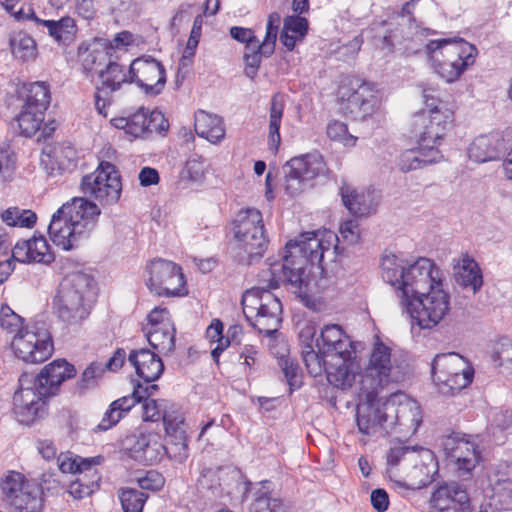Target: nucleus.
<instances>
[{"instance_id":"nucleus-1","label":"nucleus","mask_w":512,"mask_h":512,"mask_svg":"<svg viewBox=\"0 0 512 512\" xmlns=\"http://www.w3.org/2000/svg\"><path fill=\"white\" fill-rule=\"evenodd\" d=\"M336 238L331 232L311 231L302 233L298 239L290 240L285 246L282 262L271 263L269 268L262 271V278L268 282L269 288H277L280 283H286L295 293L306 294L308 274L306 266L320 264L324 252L328 251L331 242L325 237Z\"/></svg>"},{"instance_id":"nucleus-2","label":"nucleus","mask_w":512,"mask_h":512,"mask_svg":"<svg viewBox=\"0 0 512 512\" xmlns=\"http://www.w3.org/2000/svg\"><path fill=\"white\" fill-rule=\"evenodd\" d=\"M381 270L383 280L395 289L403 309H410L415 298L443 283L441 270L425 257L411 261L403 254L384 255Z\"/></svg>"},{"instance_id":"nucleus-3","label":"nucleus","mask_w":512,"mask_h":512,"mask_svg":"<svg viewBox=\"0 0 512 512\" xmlns=\"http://www.w3.org/2000/svg\"><path fill=\"white\" fill-rule=\"evenodd\" d=\"M99 207L86 198H74L52 216L48 233L52 242L64 251L76 248L96 227Z\"/></svg>"},{"instance_id":"nucleus-4","label":"nucleus","mask_w":512,"mask_h":512,"mask_svg":"<svg viewBox=\"0 0 512 512\" xmlns=\"http://www.w3.org/2000/svg\"><path fill=\"white\" fill-rule=\"evenodd\" d=\"M95 297L93 277L84 272L71 273L59 284L53 308L61 321L78 324L90 314Z\"/></svg>"},{"instance_id":"nucleus-5","label":"nucleus","mask_w":512,"mask_h":512,"mask_svg":"<svg viewBox=\"0 0 512 512\" xmlns=\"http://www.w3.org/2000/svg\"><path fill=\"white\" fill-rule=\"evenodd\" d=\"M434 71L446 82L457 80L475 62L477 49L463 39L431 40L426 45Z\"/></svg>"},{"instance_id":"nucleus-6","label":"nucleus","mask_w":512,"mask_h":512,"mask_svg":"<svg viewBox=\"0 0 512 512\" xmlns=\"http://www.w3.org/2000/svg\"><path fill=\"white\" fill-rule=\"evenodd\" d=\"M242 305L246 320L260 334L271 336L280 328L282 305L269 289L253 287L245 291Z\"/></svg>"},{"instance_id":"nucleus-7","label":"nucleus","mask_w":512,"mask_h":512,"mask_svg":"<svg viewBox=\"0 0 512 512\" xmlns=\"http://www.w3.org/2000/svg\"><path fill=\"white\" fill-rule=\"evenodd\" d=\"M431 375L440 393L452 395L472 382L474 370L460 354L449 352L434 357Z\"/></svg>"},{"instance_id":"nucleus-8","label":"nucleus","mask_w":512,"mask_h":512,"mask_svg":"<svg viewBox=\"0 0 512 512\" xmlns=\"http://www.w3.org/2000/svg\"><path fill=\"white\" fill-rule=\"evenodd\" d=\"M233 234L240 249L247 256H262L268 239L264 230L262 213L255 208L240 210L233 221Z\"/></svg>"},{"instance_id":"nucleus-9","label":"nucleus","mask_w":512,"mask_h":512,"mask_svg":"<svg viewBox=\"0 0 512 512\" xmlns=\"http://www.w3.org/2000/svg\"><path fill=\"white\" fill-rule=\"evenodd\" d=\"M439 445L446 459L457 470L458 476L468 479L481 461V451L475 438L460 432H452L439 438Z\"/></svg>"},{"instance_id":"nucleus-10","label":"nucleus","mask_w":512,"mask_h":512,"mask_svg":"<svg viewBox=\"0 0 512 512\" xmlns=\"http://www.w3.org/2000/svg\"><path fill=\"white\" fill-rule=\"evenodd\" d=\"M80 189L85 197L101 205H113L121 196V176L113 164L101 162L94 172L82 178Z\"/></svg>"},{"instance_id":"nucleus-11","label":"nucleus","mask_w":512,"mask_h":512,"mask_svg":"<svg viewBox=\"0 0 512 512\" xmlns=\"http://www.w3.org/2000/svg\"><path fill=\"white\" fill-rule=\"evenodd\" d=\"M284 187L290 196L300 194L306 187L311 186V181L320 175H325L327 166L322 155L308 153L293 157L283 167Z\"/></svg>"},{"instance_id":"nucleus-12","label":"nucleus","mask_w":512,"mask_h":512,"mask_svg":"<svg viewBox=\"0 0 512 512\" xmlns=\"http://www.w3.org/2000/svg\"><path fill=\"white\" fill-rule=\"evenodd\" d=\"M11 349L16 358L25 363H42L53 353L50 332L43 326H25V331L14 335Z\"/></svg>"},{"instance_id":"nucleus-13","label":"nucleus","mask_w":512,"mask_h":512,"mask_svg":"<svg viewBox=\"0 0 512 512\" xmlns=\"http://www.w3.org/2000/svg\"><path fill=\"white\" fill-rule=\"evenodd\" d=\"M4 500L17 512H40L42 498L39 489L16 471L6 472L0 479Z\"/></svg>"},{"instance_id":"nucleus-14","label":"nucleus","mask_w":512,"mask_h":512,"mask_svg":"<svg viewBox=\"0 0 512 512\" xmlns=\"http://www.w3.org/2000/svg\"><path fill=\"white\" fill-rule=\"evenodd\" d=\"M147 272L146 285L152 293L166 297L187 294L182 269L174 262L155 259L147 266Z\"/></svg>"},{"instance_id":"nucleus-15","label":"nucleus","mask_w":512,"mask_h":512,"mask_svg":"<svg viewBox=\"0 0 512 512\" xmlns=\"http://www.w3.org/2000/svg\"><path fill=\"white\" fill-rule=\"evenodd\" d=\"M450 298L443 289V283L415 298L414 305L405 309L411 318L423 329L436 326L450 309Z\"/></svg>"},{"instance_id":"nucleus-16","label":"nucleus","mask_w":512,"mask_h":512,"mask_svg":"<svg viewBox=\"0 0 512 512\" xmlns=\"http://www.w3.org/2000/svg\"><path fill=\"white\" fill-rule=\"evenodd\" d=\"M40 384L36 377L30 373H23L19 378V389L14 393V412L20 422H32L45 408V399L52 394H42Z\"/></svg>"},{"instance_id":"nucleus-17","label":"nucleus","mask_w":512,"mask_h":512,"mask_svg":"<svg viewBox=\"0 0 512 512\" xmlns=\"http://www.w3.org/2000/svg\"><path fill=\"white\" fill-rule=\"evenodd\" d=\"M385 410L390 431L415 434L422 422V412L417 401L402 393L391 395L385 401Z\"/></svg>"},{"instance_id":"nucleus-18","label":"nucleus","mask_w":512,"mask_h":512,"mask_svg":"<svg viewBox=\"0 0 512 512\" xmlns=\"http://www.w3.org/2000/svg\"><path fill=\"white\" fill-rule=\"evenodd\" d=\"M392 369L391 349L377 340L361 376L362 388L367 390L368 395L376 392L378 387H382L393 380L391 377Z\"/></svg>"},{"instance_id":"nucleus-19","label":"nucleus","mask_w":512,"mask_h":512,"mask_svg":"<svg viewBox=\"0 0 512 512\" xmlns=\"http://www.w3.org/2000/svg\"><path fill=\"white\" fill-rule=\"evenodd\" d=\"M129 72L130 83H135L146 95H159L165 87V68L152 57L134 59L129 66Z\"/></svg>"},{"instance_id":"nucleus-20","label":"nucleus","mask_w":512,"mask_h":512,"mask_svg":"<svg viewBox=\"0 0 512 512\" xmlns=\"http://www.w3.org/2000/svg\"><path fill=\"white\" fill-rule=\"evenodd\" d=\"M238 482L239 472L231 467L204 468L197 480V489L208 499L222 498L231 495Z\"/></svg>"},{"instance_id":"nucleus-21","label":"nucleus","mask_w":512,"mask_h":512,"mask_svg":"<svg viewBox=\"0 0 512 512\" xmlns=\"http://www.w3.org/2000/svg\"><path fill=\"white\" fill-rule=\"evenodd\" d=\"M111 123L115 128L124 130L134 138L141 137L147 132H161L168 129V123L160 111L150 112L144 107L128 116L113 118Z\"/></svg>"},{"instance_id":"nucleus-22","label":"nucleus","mask_w":512,"mask_h":512,"mask_svg":"<svg viewBox=\"0 0 512 512\" xmlns=\"http://www.w3.org/2000/svg\"><path fill=\"white\" fill-rule=\"evenodd\" d=\"M451 111H433L432 113H419L413 119V132L418 137L420 145L429 148L442 139L447 125L451 123Z\"/></svg>"},{"instance_id":"nucleus-23","label":"nucleus","mask_w":512,"mask_h":512,"mask_svg":"<svg viewBox=\"0 0 512 512\" xmlns=\"http://www.w3.org/2000/svg\"><path fill=\"white\" fill-rule=\"evenodd\" d=\"M432 506L436 512H467L470 500L466 489L458 482H446L432 494Z\"/></svg>"},{"instance_id":"nucleus-24","label":"nucleus","mask_w":512,"mask_h":512,"mask_svg":"<svg viewBox=\"0 0 512 512\" xmlns=\"http://www.w3.org/2000/svg\"><path fill=\"white\" fill-rule=\"evenodd\" d=\"M316 346L319 352L326 357L351 359L353 353L349 337L338 324L325 325L316 340Z\"/></svg>"},{"instance_id":"nucleus-25","label":"nucleus","mask_w":512,"mask_h":512,"mask_svg":"<svg viewBox=\"0 0 512 512\" xmlns=\"http://www.w3.org/2000/svg\"><path fill=\"white\" fill-rule=\"evenodd\" d=\"M357 426L361 433L369 436L387 435L390 433L389 419L385 410V402L381 405L367 403L357 408Z\"/></svg>"},{"instance_id":"nucleus-26","label":"nucleus","mask_w":512,"mask_h":512,"mask_svg":"<svg viewBox=\"0 0 512 512\" xmlns=\"http://www.w3.org/2000/svg\"><path fill=\"white\" fill-rule=\"evenodd\" d=\"M12 259L21 263L50 264L54 254L43 236L19 240L12 249Z\"/></svg>"},{"instance_id":"nucleus-27","label":"nucleus","mask_w":512,"mask_h":512,"mask_svg":"<svg viewBox=\"0 0 512 512\" xmlns=\"http://www.w3.org/2000/svg\"><path fill=\"white\" fill-rule=\"evenodd\" d=\"M507 150V143L501 132H491L474 139L468 149L469 158L478 163L496 160Z\"/></svg>"},{"instance_id":"nucleus-28","label":"nucleus","mask_w":512,"mask_h":512,"mask_svg":"<svg viewBox=\"0 0 512 512\" xmlns=\"http://www.w3.org/2000/svg\"><path fill=\"white\" fill-rule=\"evenodd\" d=\"M159 354L148 348H140L131 350L127 359L134 367L136 374L150 383L158 380L164 371V364Z\"/></svg>"},{"instance_id":"nucleus-29","label":"nucleus","mask_w":512,"mask_h":512,"mask_svg":"<svg viewBox=\"0 0 512 512\" xmlns=\"http://www.w3.org/2000/svg\"><path fill=\"white\" fill-rule=\"evenodd\" d=\"M75 375L76 369L72 364L65 359H57L47 364L35 377L40 384L41 393L54 396L59 391L62 382Z\"/></svg>"},{"instance_id":"nucleus-30","label":"nucleus","mask_w":512,"mask_h":512,"mask_svg":"<svg viewBox=\"0 0 512 512\" xmlns=\"http://www.w3.org/2000/svg\"><path fill=\"white\" fill-rule=\"evenodd\" d=\"M344 206L357 217L368 216L376 211L378 196L374 190L357 191L349 185L340 188Z\"/></svg>"},{"instance_id":"nucleus-31","label":"nucleus","mask_w":512,"mask_h":512,"mask_svg":"<svg viewBox=\"0 0 512 512\" xmlns=\"http://www.w3.org/2000/svg\"><path fill=\"white\" fill-rule=\"evenodd\" d=\"M379 106V99L371 84L363 82L347 98L346 109L359 118L372 115Z\"/></svg>"},{"instance_id":"nucleus-32","label":"nucleus","mask_w":512,"mask_h":512,"mask_svg":"<svg viewBox=\"0 0 512 512\" xmlns=\"http://www.w3.org/2000/svg\"><path fill=\"white\" fill-rule=\"evenodd\" d=\"M130 72L125 66L120 64L116 57H112L105 65L98 76L99 82L96 89L105 95L112 94L121 89L125 83H130Z\"/></svg>"},{"instance_id":"nucleus-33","label":"nucleus","mask_w":512,"mask_h":512,"mask_svg":"<svg viewBox=\"0 0 512 512\" xmlns=\"http://www.w3.org/2000/svg\"><path fill=\"white\" fill-rule=\"evenodd\" d=\"M443 155L436 147L426 148L420 145L418 149H410L401 153L398 161L399 169L404 172L421 169L426 165L438 163Z\"/></svg>"},{"instance_id":"nucleus-34","label":"nucleus","mask_w":512,"mask_h":512,"mask_svg":"<svg viewBox=\"0 0 512 512\" xmlns=\"http://www.w3.org/2000/svg\"><path fill=\"white\" fill-rule=\"evenodd\" d=\"M194 129L199 137L213 144L219 143L225 137V127L222 118L204 110H199L195 113Z\"/></svg>"},{"instance_id":"nucleus-35","label":"nucleus","mask_w":512,"mask_h":512,"mask_svg":"<svg viewBox=\"0 0 512 512\" xmlns=\"http://www.w3.org/2000/svg\"><path fill=\"white\" fill-rule=\"evenodd\" d=\"M163 423L168 444L174 447L175 453L179 456L186 457L187 436L183 416L174 412L165 413Z\"/></svg>"},{"instance_id":"nucleus-36","label":"nucleus","mask_w":512,"mask_h":512,"mask_svg":"<svg viewBox=\"0 0 512 512\" xmlns=\"http://www.w3.org/2000/svg\"><path fill=\"white\" fill-rule=\"evenodd\" d=\"M419 458H421V460L432 461V451L422 447H411L405 445L391 447L387 453L389 472L392 473L394 467L401 463L403 464V469L406 471L410 466V462H417Z\"/></svg>"},{"instance_id":"nucleus-37","label":"nucleus","mask_w":512,"mask_h":512,"mask_svg":"<svg viewBox=\"0 0 512 512\" xmlns=\"http://www.w3.org/2000/svg\"><path fill=\"white\" fill-rule=\"evenodd\" d=\"M111 48H90L79 47V60L86 76H93L101 73L107 62L113 57L110 54Z\"/></svg>"},{"instance_id":"nucleus-38","label":"nucleus","mask_w":512,"mask_h":512,"mask_svg":"<svg viewBox=\"0 0 512 512\" xmlns=\"http://www.w3.org/2000/svg\"><path fill=\"white\" fill-rule=\"evenodd\" d=\"M151 347L160 354H168L175 348V328L171 322L162 323L156 328H144Z\"/></svg>"},{"instance_id":"nucleus-39","label":"nucleus","mask_w":512,"mask_h":512,"mask_svg":"<svg viewBox=\"0 0 512 512\" xmlns=\"http://www.w3.org/2000/svg\"><path fill=\"white\" fill-rule=\"evenodd\" d=\"M456 281L463 287H470L474 293L483 285L481 269L468 254H464L458 262Z\"/></svg>"},{"instance_id":"nucleus-40","label":"nucleus","mask_w":512,"mask_h":512,"mask_svg":"<svg viewBox=\"0 0 512 512\" xmlns=\"http://www.w3.org/2000/svg\"><path fill=\"white\" fill-rule=\"evenodd\" d=\"M334 364L329 363L326 368V377L328 382L334 387L347 389L350 388L355 381V374L351 370L350 359H344L343 357H336Z\"/></svg>"},{"instance_id":"nucleus-41","label":"nucleus","mask_w":512,"mask_h":512,"mask_svg":"<svg viewBox=\"0 0 512 512\" xmlns=\"http://www.w3.org/2000/svg\"><path fill=\"white\" fill-rule=\"evenodd\" d=\"M412 468L406 473V486L409 488H421L431 483L433 474L436 472L434 455L431 460L418 459L417 462H410Z\"/></svg>"},{"instance_id":"nucleus-42","label":"nucleus","mask_w":512,"mask_h":512,"mask_svg":"<svg viewBox=\"0 0 512 512\" xmlns=\"http://www.w3.org/2000/svg\"><path fill=\"white\" fill-rule=\"evenodd\" d=\"M313 335L314 331L312 328L309 327L302 330L300 334L301 337L307 336V338L310 339V342L303 345L302 357L308 373L316 377L321 375L322 372L326 371V368L328 367L329 363L324 359L325 355L321 354L319 351L316 352L314 350L312 345Z\"/></svg>"},{"instance_id":"nucleus-43","label":"nucleus","mask_w":512,"mask_h":512,"mask_svg":"<svg viewBox=\"0 0 512 512\" xmlns=\"http://www.w3.org/2000/svg\"><path fill=\"white\" fill-rule=\"evenodd\" d=\"M13 56L21 62H32L37 57V46L34 39L25 32L13 33L9 40Z\"/></svg>"},{"instance_id":"nucleus-44","label":"nucleus","mask_w":512,"mask_h":512,"mask_svg":"<svg viewBox=\"0 0 512 512\" xmlns=\"http://www.w3.org/2000/svg\"><path fill=\"white\" fill-rule=\"evenodd\" d=\"M43 25L49 34L60 44L70 45L76 36L77 27L72 17H62L58 21L44 20Z\"/></svg>"},{"instance_id":"nucleus-45","label":"nucleus","mask_w":512,"mask_h":512,"mask_svg":"<svg viewBox=\"0 0 512 512\" xmlns=\"http://www.w3.org/2000/svg\"><path fill=\"white\" fill-rule=\"evenodd\" d=\"M269 484L268 481L262 482L261 486L255 491L251 512H287L283 502L271 496Z\"/></svg>"},{"instance_id":"nucleus-46","label":"nucleus","mask_w":512,"mask_h":512,"mask_svg":"<svg viewBox=\"0 0 512 512\" xmlns=\"http://www.w3.org/2000/svg\"><path fill=\"white\" fill-rule=\"evenodd\" d=\"M284 111V104L281 97L275 94L270 102V115H269V148L276 152L281 142L280 125Z\"/></svg>"},{"instance_id":"nucleus-47","label":"nucleus","mask_w":512,"mask_h":512,"mask_svg":"<svg viewBox=\"0 0 512 512\" xmlns=\"http://www.w3.org/2000/svg\"><path fill=\"white\" fill-rule=\"evenodd\" d=\"M49 103L50 91L49 86L45 82H33L27 86L24 106L46 111Z\"/></svg>"},{"instance_id":"nucleus-48","label":"nucleus","mask_w":512,"mask_h":512,"mask_svg":"<svg viewBox=\"0 0 512 512\" xmlns=\"http://www.w3.org/2000/svg\"><path fill=\"white\" fill-rule=\"evenodd\" d=\"M44 112L42 110L28 108L23 106L21 113L19 114L17 121L21 133L26 137L35 135L44 120Z\"/></svg>"},{"instance_id":"nucleus-49","label":"nucleus","mask_w":512,"mask_h":512,"mask_svg":"<svg viewBox=\"0 0 512 512\" xmlns=\"http://www.w3.org/2000/svg\"><path fill=\"white\" fill-rule=\"evenodd\" d=\"M206 337L216 346L211 351L212 359L218 363L222 352L230 346L229 337L223 335V323L219 319H213L206 329Z\"/></svg>"},{"instance_id":"nucleus-50","label":"nucleus","mask_w":512,"mask_h":512,"mask_svg":"<svg viewBox=\"0 0 512 512\" xmlns=\"http://www.w3.org/2000/svg\"><path fill=\"white\" fill-rule=\"evenodd\" d=\"M123 512H142L148 495L134 488H121L118 492Z\"/></svg>"},{"instance_id":"nucleus-51","label":"nucleus","mask_w":512,"mask_h":512,"mask_svg":"<svg viewBox=\"0 0 512 512\" xmlns=\"http://www.w3.org/2000/svg\"><path fill=\"white\" fill-rule=\"evenodd\" d=\"M2 221L9 226L32 227L37 216L31 210H20L17 207L5 210L1 215Z\"/></svg>"},{"instance_id":"nucleus-52","label":"nucleus","mask_w":512,"mask_h":512,"mask_svg":"<svg viewBox=\"0 0 512 512\" xmlns=\"http://www.w3.org/2000/svg\"><path fill=\"white\" fill-rule=\"evenodd\" d=\"M140 403H142L143 421L157 422L160 419L163 420L165 413H170L167 411L168 402L164 399L156 400L153 398H146Z\"/></svg>"},{"instance_id":"nucleus-53","label":"nucleus","mask_w":512,"mask_h":512,"mask_svg":"<svg viewBox=\"0 0 512 512\" xmlns=\"http://www.w3.org/2000/svg\"><path fill=\"white\" fill-rule=\"evenodd\" d=\"M24 319L16 314L8 305H2L0 309V326L7 333L19 334L25 331Z\"/></svg>"},{"instance_id":"nucleus-54","label":"nucleus","mask_w":512,"mask_h":512,"mask_svg":"<svg viewBox=\"0 0 512 512\" xmlns=\"http://www.w3.org/2000/svg\"><path fill=\"white\" fill-rule=\"evenodd\" d=\"M58 466L61 472L77 474L80 469H89L88 458L73 456L69 453H61L57 458Z\"/></svg>"},{"instance_id":"nucleus-55","label":"nucleus","mask_w":512,"mask_h":512,"mask_svg":"<svg viewBox=\"0 0 512 512\" xmlns=\"http://www.w3.org/2000/svg\"><path fill=\"white\" fill-rule=\"evenodd\" d=\"M91 481L86 484L85 481H73L69 486V493L75 499H82L91 495L95 490L99 488V482L101 480L100 473L91 471Z\"/></svg>"},{"instance_id":"nucleus-56","label":"nucleus","mask_w":512,"mask_h":512,"mask_svg":"<svg viewBox=\"0 0 512 512\" xmlns=\"http://www.w3.org/2000/svg\"><path fill=\"white\" fill-rule=\"evenodd\" d=\"M204 158L200 155L193 154L186 161L184 174L190 180L196 182L204 176Z\"/></svg>"},{"instance_id":"nucleus-57","label":"nucleus","mask_w":512,"mask_h":512,"mask_svg":"<svg viewBox=\"0 0 512 512\" xmlns=\"http://www.w3.org/2000/svg\"><path fill=\"white\" fill-rule=\"evenodd\" d=\"M493 360L500 367L512 369V341L500 342L493 355Z\"/></svg>"},{"instance_id":"nucleus-58","label":"nucleus","mask_w":512,"mask_h":512,"mask_svg":"<svg viewBox=\"0 0 512 512\" xmlns=\"http://www.w3.org/2000/svg\"><path fill=\"white\" fill-rule=\"evenodd\" d=\"M290 390L293 391L301 386L299 366L293 360L284 359L280 363Z\"/></svg>"},{"instance_id":"nucleus-59","label":"nucleus","mask_w":512,"mask_h":512,"mask_svg":"<svg viewBox=\"0 0 512 512\" xmlns=\"http://www.w3.org/2000/svg\"><path fill=\"white\" fill-rule=\"evenodd\" d=\"M137 482L143 490L159 491L164 486L165 480L159 472L150 470L143 477H139Z\"/></svg>"},{"instance_id":"nucleus-60","label":"nucleus","mask_w":512,"mask_h":512,"mask_svg":"<svg viewBox=\"0 0 512 512\" xmlns=\"http://www.w3.org/2000/svg\"><path fill=\"white\" fill-rule=\"evenodd\" d=\"M283 29L292 32L299 38H303L308 30V21L306 18L298 15L288 16L284 20Z\"/></svg>"},{"instance_id":"nucleus-61","label":"nucleus","mask_w":512,"mask_h":512,"mask_svg":"<svg viewBox=\"0 0 512 512\" xmlns=\"http://www.w3.org/2000/svg\"><path fill=\"white\" fill-rule=\"evenodd\" d=\"M339 233L348 244H356L360 239L359 225L354 220H347L340 226Z\"/></svg>"},{"instance_id":"nucleus-62","label":"nucleus","mask_w":512,"mask_h":512,"mask_svg":"<svg viewBox=\"0 0 512 512\" xmlns=\"http://www.w3.org/2000/svg\"><path fill=\"white\" fill-rule=\"evenodd\" d=\"M422 97L426 106L429 108L428 111H422L421 113H432L433 111H450L446 106L439 100L436 95V91L432 88H426L422 92Z\"/></svg>"},{"instance_id":"nucleus-63","label":"nucleus","mask_w":512,"mask_h":512,"mask_svg":"<svg viewBox=\"0 0 512 512\" xmlns=\"http://www.w3.org/2000/svg\"><path fill=\"white\" fill-rule=\"evenodd\" d=\"M122 418L123 415L111 403L109 408L104 413L102 420L98 424L97 429L101 431H107L108 429L115 426Z\"/></svg>"},{"instance_id":"nucleus-64","label":"nucleus","mask_w":512,"mask_h":512,"mask_svg":"<svg viewBox=\"0 0 512 512\" xmlns=\"http://www.w3.org/2000/svg\"><path fill=\"white\" fill-rule=\"evenodd\" d=\"M258 355L257 347L245 345L240 352V360H242L240 364L252 370L258 365Z\"/></svg>"}]
</instances>
